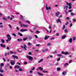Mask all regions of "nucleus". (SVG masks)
<instances>
[{
    "label": "nucleus",
    "mask_w": 76,
    "mask_h": 76,
    "mask_svg": "<svg viewBox=\"0 0 76 76\" xmlns=\"http://www.w3.org/2000/svg\"><path fill=\"white\" fill-rule=\"evenodd\" d=\"M72 38H70L69 39V42H70V43H72Z\"/></svg>",
    "instance_id": "4468645a"
},
{
    "label": "nucleus",
    "mask_w": 76,
    "mask_h": 76,
    "mask_svg": "<svg viewBox=\"0 0 76 76\" xmlns=\"http://www.w3.org/2000/svg\"><path fill=\"white\" fill-rule=\"evenodd\" d=\"M50 37L49 36H45V37H44L45 39H48V38H49Z\"/></svg>",
    "instance_id": "2eb2a0df"
},
{
    "label": "nucleus",
    "mask_w": 76,
    "mask_h": 76,
    "mask_svg": "<svg viewBox=\"0 0 76 76\" xmlns=\"http://www.w3.org/2000/svg\"><path fill=\"white\" fill-rule=\"evenodd\" d=\"M22 18H23V16H22V15H20V19H22Z\"/></svg>",
    "instance_id": "a18cd8bd"
},
{
    "label": "nucleus",
    "mask_w": 76,
    "mask_h": 76,
    "mask_svg": "<svg viewBox=\"0 0 76 76\" xmlns=\"http://www.w3.org/2000/svg\"><path fill=\"white\" fill-rule=\"evenodd\" d=\"M27 58L29 60H30V61H32L33 60V58L31 56H27Z\"/></svg>",
    "instance_id": "f257e3e1"
},
{
    "label": "nucleus",
    "mask_w": 76,
    "mask_h": 76,
    "mask_svg": "<svg viewBox=\"0 0 76 76\" xmlns=\"http://www.w3.org/2000/svg\"><path fill=\"white\" fill-rule=\"evenodd\" d=\"M21 19L22 20H23V21H24V20H25V19H24V18H23H23H22Z\"/></svg>",
    "instance_id": "3c124183"
},
{
    "label": "nucleus",
    "mask_w": 76,
    "mask_h": 76,
    "mask_svg": "<svg viewBox=\"0 0 76 76\" xmlns=\"http://www.w3.org/2000/svg\"><path fill=\"white\" fill-rule=\"evenodd\" d=\"M60 58L59 57V58H58V59H57V61H60Z\"/></svg>",
    "instance_id": "4c0bfd02"
},
{
    "label": "nucleus",
    "mask_w": 76,
    "mask_h": 76,
    "mask_svg": "<svg viewBox=\"0 0 76 76\" xmlns=\"http://www.w3.org/2000/svg\"><path fill=\"white\" fill-rule=\"evenodd\" d=\"M58 57H61V55L60 54H58Z\"/></svg>",
    "instance_id": "ea45409f"
},
{
    "label": "nucleus",
    "mask_w": 76,
    "mask_h": 76,
    "mask_svg": "<svg viewBox=\"0 0 76 76\" xmlns=\"http://www.w3.org/2000/svg\"><path fill=\"white\" fill-rule=\"evenodd\" d=\"M73 24L72 23H71L70 24L69 27H71L72 26Z\"/></svg>",
    "instance_id": "7c9ffc66"
},
{
    "label": "nucleus",
    "mask_w": 76,
    "mask_h": 76,
    "mask_svg": "<svg viewBox=\"0 0 76 76\" xmlns=\"http://www.w3.org/2000/svg\"><path fill=\"white\" fill-rule=\"evenodd\" d=\"M3 26L2 25H0V28H3Z\"/></svg>",
    "instance_id": "a19ab883"
},
{
    "label": "nucleus",
    "mask_w": 76,
    "mask_h": 76,
    "mask_svg": "<svg viewBox=\"0 0 76 76\" xmlns=\"http://www.w3.org/2000/svg\"><path fill=\"white\" fill-rule=\"evenodd\" d=\"M17 66H17V65H16L14 67V68L15 69H16L17 67Z\"/></svg>",
    "instance_id": "bf43d9fd"
},
{
    "label": "nucleus",
    "mask_w": 76,
    "mask_h": 76,
    "mask_svg": "<svg viewBox=\"0 0 76 76\" xmlns=\"http://www.w3.org/2000/svg\"><path fill=\"white\" fill-rule=\"evenodd\" d=\"M23 48L25 50H27V49L26 48H27V46L25 45H24Z\"/></svg>",
    "instance_id": "ddd939ff"
},
{
    "label": "nucleus",
    "mask_w": 76,
    "mask_h": 76,
    "mask_svg": "<svg viewBox=\"0 0 76 76\" xmlns=\"http://www.w3.org/2000/svg\"><path fill=\"white\" fill-rule=\"evenodd\" d=\"M0 72H1V73H4V72L3 70L1 69H0Z\"/></svg>",
    "instance_id": "a211bd4d"
},
{
    "label": "nucleus",
    "mask_w": 76,
    "mask_h": 76,
    "mask_svg": "<svg viewBox=\"0 0 76 76\" xmlns=\"http://www.w3.org/2000/svg\"><path fill=\"white\" fill-rule=\"evenodd\" d=\"M46 9L47 10H50L51 9V7H48L47 5L46 7Z\"/></svg>",
    "instance_id": "0eeeda50"
},
{
    "label": "nucleus",
    "mask_w": 76,
    "mask_h": 76,
    "mask_svg": "<svg viewBox=\"0 0 76 76\" xmlns=\"http://www.w3.org/2000/svg\"><path fill=\"white\" fill-rule=\"evenodd\" d=\"M43 61V59H41L40 61H38V62L39 63H41V62H42Z\"/></svg>",
    "instance_id": "412c9836"
},
{
    "label": "nucleus",
    "mask_w": 76,
    "mask_h": 76,
    "mask_svg": "<svg viewBox=\"0 0 76 76\" xmlns=\"http://www.w3.org/2000/svg\"><path fill=\"white\" fill-rule=\"evenodd\" d=\"M28 54L29 55H31V54H32V53H31V52H30L28 53Z\"/></svg>",
    "instance_id": "4d7b16f0"
},
{
    "label": "nucleus",
    "mask_w": 76,
    "mask_h": 76,
    "mask_svg": "<svg viewBox=\"0 0 76 76\" xmlns=\"http://www.w3.org/2000/svg\"><path fill=\"white\" fill-rule=\"evenodd\" d=\"M27 39H28V37H27L26 38L24 37L23 38V41H26V40Z\"/></svg>",
    "instance_id": "b1692460"
},
{
    "label": "nucleus",
    "mask_w": 76,
    "mask_h": 76,
    "mask_svg": "<svg viewBox=\"0 0 76 76\" xmlns=\"http://www.w3.org/2000/svg\"><path fill=\"white\" fill-rule=\"evenodd\" d=\"M38 69L39 70H41V71H42V72L43 73H48V72L47 71L43 70V68H41V67H39Z\"/></svg>",
    "instance_id": "7ed1b4c3"
},
{
    "label": "nucleus",
    "mask_w": 76,
    "mask_h": 76,
    "mask_svg": "<svg viewBox=\"0 0 76 76\" xmlns=\"http://www.w3.org/2000/svg\"><path fill=\"white\" fill-rule=\"evenodd\" d=\"M72 60H70V61H69V63H72Z\"/></svg>",
    "instance_id": "0e129e2a"
},
{
    "label": "nucleus",
    "mask_w": 76,
    "mask_h": 76,
    "mask_svg": "<svg viewBox=\"0 0 76 76\" xmlns=\"http://www.w3.org/2000/svg\"><path fill=\"white\" fill-rule=\"evenodd\" d=\"M65 27H66V26H65V25H64L63 29H64L65 28Z\"/></svg>",
    "instance_id": "e433bc0d"
},
{
    "label": "nucleus",
    "mask_w": 76,
    "mask_h": 76,
    "mask_svg": "<svg viewBox=\"0 0 76 76\" xmlns=\"http://www.w3.org/2000/svg\"><path fill=\"white\" fill-rule=\"evenodd\" d=\"M56 36H59V34H58V33H57L56 34Z\"/></svg>",
    "instance_id": "e2e57ef3"
},
{
    "label": "nucleus",
    "mask_w": 76,
    "mask_h": 76,
    "mask_svg": "<svg viewBox=\"0 0 76 76\" xmlns=\"http://www.w3.org/2000/svg\"><path fill=\"white\" fill-rule=\"evenodd\" d=\"M14 72H18V70H14Z\"/></svg>",
    "instance_id": "79ce46f5"
},
{
    "label": "nucleus",
    "mask_w": 76,
    "mask_h": 76,
    "mask_svg": "<svg viewBox=\"0 0 76 76\" xmlns=\"http://www.w3.org/2000/svg\"><path fill=\"white\" fill-rule=\"evenodd\" d=\"M73 22H76V19H73Z\"/></svg>",
    "instance_id": "c9c22d12"
},
{
    "label": "nucleus",
    "mask_w": 76,
    "mask_h": 76,
    "mask_svg": "<svg viewBox=\"0 0 76 76\" xmlns=\"http://www.w3.org/2000/svg\"><path fill=\"white\" fill-rule=\"evenodd\" d=\"M47 45L48 46H50V45H51V44H50V43H48L47 44Z\"/></svg>",
    "instance_id": "72a5a7b5"
},
{
    "label": "nucleus",
    "mask_w": 76,
    "mask_h": 76,
    "mask_svg": "<svg viewBox=\"0 0 76 76\" xmlns=\"http://www.w3.org/2000/svg\"><path fill=\"white\" fill-rule=\"evenodd\" d=\"M64 54V55H67L68 54V52H65Z\"/></svg>",
    "instance_id": "bb28decb"
},
{
    "label": "nucleus",
    "mask_w": 76,
    "mask_h": 76,
    "mask_svg": "<svg viewBox=\"0 0 76 76\" xmlns=\"http://www.w3.org/2000/svg\"><path fill=\"white\" fill-rule=\"evenodd\" d=\"M17 40H18V42H19V41H22V39H18Z\"/></svg>",
    "instance_id": "4be33fe9"
},
{
    "label": "nucleus",
    "mask_w": 76,
    "mask_h": 76,
    "mask_svg": "<svg viewBox=\"0 0 76 76\" xmlns=\"http://www.w3.org/2000/svg\"><path fill=\"white\" fill-rule=\"evenodd\" d=\"M1 66H4V64L1 63Z\"/></svg>",
    "instance_id": "58836bf2"
},
{
    "label": "nucleus",
    "mask_w": 76,
    "mask_h": 76,
    "mask_svg": "<svg viewBox=\"0 0 76 76\" xmlns=\"http://www.w3.org/2000/svg\"><path fill=\"white\" fill-rule=\"evenodd\" d=\"M1 47H3V48H5L6 47V46H5V45H3V44L2 43L1 44Z\"/></svg>",
    "instance_id": "6e6552de"
},
{
    "label": "nucleus",
    "mask_w": 76,
    "mask_h": 76,
    "mask_svg": "<svg viewBox=\"0 0 76 76\" xmlns=\"http://www.w3.org/2000/svg\"><path fill=\"white\" fill-rule=\"evenodd\" d=\"M9 26L10 28H12V26H11V25L10 24H9Z\"/></svg>",
    "instance_id": "8fccbe9b"
},
{
    "label": "nucleus",
    "mask_w": 76,
    "mask_h": 76,
    "mask_svg": "<svg viewBox=\"0 0 76 76\" xmlns=\"http://www.w3.org/2000/svg\"><path fill=\"white\" fill-rule=\"evenodd\" d=\"M12 57L15 59V58H16V55H12Z\"/></svg>",
    "instance_id": "c85d7f7f"
},
{
    "label": "nucleus",
    "mask_w": 76,
    "mask_h": 76,
    "mask_svg": "<svg viewBox=\"0 0 76 76\" xmlns=\"http://www.w3.org/2000/svg\"><path fill=\"white\" fill-rule=\"evenodd\" d=\"M66 19L67 20H69L70 19V18L69 17H67Z\"/></svg>",
    "instance_id": "49530a36"
},
{
    "label": "nucleus",
    "mask_w": 76,
    "mask_h": 76,
    "mask_svg": "<svg viewBox=\"0 0 76 76\" xmlns=\"http://www.w3.org/2000/svg\"><path fill=\"white\" fill-rule=\"evenodd\" d=\"M53 28H55L56 27V25H55V24H54L53 25Z\"/></svg>",
    "instance_id": "338daca9"
},
{
    "label": "nucleus",
    "mask_w": 76,
    "mask_h": 76,
    "mask_svg": "<svg viewBox=\"0 0 76 76\" xmlns=\"http://www.w3.org/2000/svg\"><path fill=\"white\" fill-rule=\"evenodd\" d=\"M65 32H67V29H65Z\"/></svg>",
    "instance_id": "774afa93"
},
{
    "label": "nucleus",
    "mask_w": 76,
    "mask_h": 76,
    "mask_svg": "<svg viewBox=\"0 0 76 76\" xmlns=\"http://www.w3.org/2000/svg\"><path fill=\"white\" fill-rule=\"evenodd\" d=\"M2 59H3V60H4V61L5 62H6V59H5V58H2Z\"/></svg>",
    "instance_id": "37998d69"
},
{
    "label": "nucleus",
    "mask_w": 76,
    "mask_h": 76,
    "mask_svg": "<svg viewBox=\"0 0 76 76\" xmlns=\"http://www.w3.org/2000/svg\"><path fill=\"white\" fill-rule=\"evenodd\" d=\"M56 22L57 23H58V22H60V20L59 19H58V20H57Z\"/></svg>",
    "instance_id": "a878e982"
},
{
    "label": "nucleus",
    "mask_w": 76,
    "mask_h": 76,
    "mask_svg": "<svg viewBox=\"0 0 76 76\" xmlns=\"http://www.w3.org/2000/svg\"><path fill=\"white\" fill-rule=\"evenodd\" d=\"M11 61L10 62V63L11 65H14L15 63V61H13V60H11Z\"/></svg>",
    "instance_id": "423d86ee"
},
{
    "label": "nucleus",
    "mask_w": 76,
    "mask_h": 76,
    "mask_svg": "<svg viewBox=\"0 0 76 76\" xmlns=\"http://www.w3.org/2000/svg\"><path fill=\"white\" fill-rule=\"evenodd\" d=\"M6 37H8L7 38V39H8V40H11V39H12V38H11V37H10V34H7Z\"/></svg>",
    "instance_id": "39448f33"
},
{
    "label": "nucleus",
    "mask_w": 76,
    "mask_h": 76,
    "mask_svg": "<svg viewBox=\"0 0 76 76\" xmlns=\"http://www.w3.org/2000/svg\"><path fill=\"white\" fill-rule=\"evenodd\" d=\"M23 26L25 28H27L28 26L27 25H26L25 24H23Z\"/></svg>",
    "instance_id": "5701e85b"
},
{
    "label": "nucleus",
    "mask_w": 76,
    "mask_h": 76,
    "mask_svg": "<svg viewBox=\"0 0 76 76\" xmlns=\"http://www.w3.org/2000/svg\"><path fill=\"white\" fill-rule=\"evenodd\" d=\"M26 22L27 23H30V21H28V20H26Z\"/></svg>",
    "instance_id": "2f4dec72"
},
{
    "label": "nucleus",
    "mask_w": 76,
    "mask_h": 76,
    "mask_svg": "<svg viewBox=\"0 0 76 76\" xmlns=\"http://www.w3.org/2000/svg\"><path fill=\"white\" fill-rule=\"evenodd\" d=\"M55 39V37H52V38H51L50 39L51 40H52L53 39Z\"/></svg>",
    "instance_id": "864d4df0"
},
{
    "label": "nucleus",
    "mask_w": 76,
    "mask_h": 76,
    "mask_svg": "<svg viewBox=\"0 0 76 76\" xmlns=\"http://www.w3.org/2000/svg\"><path fill=\"white\" fill-rule=\"evenodd\" d=\"M19 71H22V70H22V69H19Z\"/></svg>",
    "instance_id": "69168bd1"
},
{
    "label": "nucleus",
    "mask_w": 76,
    "mask_h": 76,
    "mask_svg": "<svg viewBox=\"0 0 76 76\" xmlns=\"http://www.w3.org/2000/svg\"><path fill=\"white\" fill-rule=\"evenodd\" d=\"M61 70V68L60 67H58L57 68V71H60Z\"/></svg>",
    "instance_id": "aec40b11"
},
{
    "label": "nucleus",
    "mask_w": 76,
    "mask_h": 76,
    "mask_svg": "<svg viewBox=\"0 0 76 76\" xmlns=\"http://www.w3.org/2000/svg\"><path fill=\"white\" fill-rule=\"evenodd\" d=\"M28 38L29 40H31L32 39V37L30 36H28Z\"/></svg>",
    "instance_id": "9d476101"
},
{
    "label": "nucleus",
    "mask_w": 76,
    "mask_h": 76,
    "mask_svg": "<svg viewBox=\"0 0 76 76\" xmlns=\"http://www.w3.org/2000/svg\"><path fill=\"white\" fill-rule=\"evenodd\" d=\"M70 14L71 15H72V16H73L74 15V13H73V12L71 13Z\"/></svg>",
    "instance_id": "de8ad7c7"
},
{
    "label": "nucleus",
    "mask_w": 76,
    "mask_h": 76,
    "mask_svg": "<svg viewBox=\"0 0 76 76\" xmlns=\"http://www.w3.org/2000/svg\"><path fill=\"white\" fill-rule=\"evenodd\" d=\"M66 4L67 5H69V9H72V4H71V3H69L68 2H66Z\"/></svg>",
    "instance_id": "f03ea898"
},
{
    "label": "nucleus",
    "mask_w": 76,
    "mask_h": 76,
    "mask_svg": "<svg viewBox=\"0 0 76 76\" xmlns=\"http://www.w3.org/2000/svg\"><path fill=\"white\" fill-rule=\"evenodd\" d=\"M1 42H2V43H4L5 42L4 40L3 39H1Z\"/></svg>",
    "instance_id": "393cba45"
},
{
    "label": "nucleus",
    "mask_w": 76,
    "mask_h": 76,
    "mask_svg": "<svg viewBox=\"0 0 76 76\" xmlns=\"http://www.w3.org/2000/svg\"><path fill=\"white\" fill-rule=\"evenodd\" d=\"M64 9L65 10L66 9V10H67V8H68V6H66L64 7Z\"/></svg>",
    "instance_id": "9b49d317"
},
{
    "label": "nucleus",
    "mask_w": 76,
    "mask_h": 76,
    "mask_svg": "<svg viewBox=\"0 0 76 76\" xmlns=\"http://www.w3.org/2000/svg\"><path fill=\"white\" fill-rule=\"evenodd\" d=\"M37 73L38 74L39 76H44V75H43V74H42L41 73H40V72H38Z\"/></svg>",
    "instance_id": "f8f14e48"
},
{
    "label": "nucleus",
    "mask_w": 76,
    "mask_h": 76,
    "mask_svg": "<svg viewBox=\"0 0 76 76\" xmlns=\"http://www.w3.org/2000/svg\"><path fill=\"white\" fill-rule=\"evenodd\" d=\"M12 35H13V36H14V37H16V34H15V33H13Z\"/></svg>",
    "instance_id": "f704fd0d"
},
{
    "label": "nucleus",
    "mask_w": 76,
    "mask_h": 76,
    "mask_svg": "<svg viewBox=\"0 0 76 76\" xmlns=\"http://www.w3.org/2000/svg\"><path fill=\"white\" fill-rule=\"evenodd\" d=\"M27 63H28V62H24V64H27Z\"/></svg>",
    "instance_id": "052dcab7"
},
{
    "label": "nucleus",
    "mask_w": 76,
    "mask_h": 76,
    "mask_svg": "<svg viewBox=\"0 0 76 76\" xmlns=\"http://www.w3.org/2000/svg\"><path fill=\"white\" fill-rule=\"evenodd\" d=\"M55 14L56 15V17H58V18H60V17H61L62 16V15H61V16H58V15H60V13L59 12H57Z\"/></svg>",
    "instance_id": "20e7f679"
},
{
    "label": "nucleus",
    "mask_w": 76,
    "mask_h": 76,
    "mask_svg": "<svg viewBox=\"0 0 76 76\" xmlns=\"http://www.w3.org/2000/svg\"><path fill=\"white\" fill-rule=\"evenodd\" d=\"M36 32L38 34H39V33H40V32L39 31H36Z\"/></svg>",
    "instance_id": "473e14b6"
},
{
    "label": "nucleus",
    "mask_w": 76,
    "mask_h": 76,
    "mask_svg": "<svg viewBox=\"0 0 76 76\" xmlns=\"http://www.w3.org/2000/svg\"><path fill=\"white\" fill-rule=\"evenodd\" d=\"M17 69H20V66H17Z\"/></svg>",
    "instance_id": "09e8293b"
},
{
    "label": "nucleus",
    "mask_w": 76,
    "mask_h": 76,
    "mask_svg": "<svg viewBox=\"0 0 76 76\" xmlns=\"http://www.w3.org/2000/svg\"><path fill=\"white\" fill-rule=\"evenodd\" d=\"M35 69V67H33L32 69H31V70H34Z\"/></svg>",
    "instance_id": "c03bdc74"
},
{
    "label": "nucleus",
    "mask_w": 76,
    "mask_h": 76,
    "mask_svg": "<svg viewBox=\"0 0 76 76\" xmlns=\"http://www.w3.org/2000/svg\"><path fill=\"white\" fill-rule=\"evenodd\" d=\"M18 35H20V37H22L23 36V35H22V34L21 33H18Z\"/></svg>",
    "instance_id": "f3484780"
},
{
    "label": "nucleus",
    "mask_w": 76,
    "mask_h": 76,
    "mask_svg": "<svg viewBox=\"0 0 76 76\" xmlns=\"http://www.w3.org/2000/svg\"><path fill=\"white\" fill-rule=\"evenodd\" d=\"M66 37V35H64L62 37V39H65V38Z\"/></svg>",
    "instance_id": "dca6fc26"
},
{
    "label": "nucleus",
    "mask_w": 76,
    "mask_h": 76,
    "mask_svg": "<svg viewBox=\"0 0 76 76\" xmlns=\"http://www.w3.org/2000/svg\"><path fill=\"white\" fill-rule=\"evenodd\" d=\"M50 57V58H53V56L52 55H50L49 56Z\"/></svg>",
    "instance_id": "680f3d73"
},
{
    "label": "nucleus",
    "mask_w": 76,
    "mask_h": 76,
    "mask_svg": "<svg viewBox=\"0 0 76 76\" xmlns=\"http://www.w3.org/2000/svg\"><path fill=\"white\" fill-rule=\"evenodd\" d=\"M62 75H66V72H63L62 73Z\"/></svg>",
    "instance_id": "cd10ccee"
},
{
    "label": "nucleus",
    "mask_w": 76,
    "mask_h": 76,
    "mask_svg": "<svg viewBox=\"0 0 76 76\" xmlns=\"http://www.w3.org/2000/svg\"><path fill=\"white\" fill-rule=\"evenodd\" d=\"M36 47H39V44H36Z\"/></svg>",
    "instance_id": "603ef678"
},
{
    "label": "nucleus",
    "mask_w": 76,
    "mask_h": 76,
    "mask_svg": "<svg viewBox=\"0 0 76 76\" xmlns=\"http://www.w3.org/2000/svg\"><path fill=\"white\" fill-rule=\"evenodd\" d=\"M28 45L29 46H31V43L30 42H28Z\"/></svg>",
    "instance_id": "5fc2aeb1"
},
{
    "label": "nucleus",
    "mask_w": 76,
    "mask_h": 76,
    "mask_svg": "<svg viewBox=\"0 0 76 76\" xmlns=\"http://www.w3.org/2000/svg\"><path fill=\"white\" fill-rule=\"evenodd\" d=\"M27 29H21L20 30V31H21V32H25L26 31H27Z\"/></svg>",
    "instance_id": "1a4fd4ad"
},
{
    "label": "nucleus",
    "mask_w": 76,
    "mask_h": 76,
    "mask_svg": "<svg viewBox=\"0 0 76 76\" xmlns=\"http://www.w3.org/2000/svg\"><path fill=\"white\" fill-rule=\"evenodd\" d=\"M34 37L36 38H38V36H37V35H34Z\"/></svg>",
    "instance_id": "6e6d98bb"
},
{
    "label": "nucleus",
    "mask_w": 76,
    "mask_h": 76,
    "mask_svg": "<svg viewBox=\"0 0 76 76\" xmlns=\"http://www.w3.org/2000/svg\"><path fill=\"white\" fill-rule=\"evenodd\" d=\"M2 19L3 20H7V18H5V17H3Z\"/></svg>",
    "instance_id": "6ab92c4d"
},
{
    "label": "nucleus",
    "mask_w": 76,
    "mask_h": 76,
    "mask_svg": "<svg viewBox=\"0 0 76 76\" xmlns=\"http://www.w3.org/2000/svg\"><path fill=\"white\" fill-rule=\"evenodd\" d=\"M10 53L11 54H13V52H12V51H10Z\"/></svg>",
    "instance_id": "13d9d810"
},
{
    "label": "nucleus",
    "mask_w": 76,
    "mask_h": 76,
    "mask_svg": "<svg viewBox=\"0 0 76 76\" xmlns=\"http://www.w3.org/2000/svg\"><path fill=\"white\" fill-rule=\"evenodd\" d=\"M68 65H69V64H68V63H66L64 64V66H68Z\"/></svg>",
    "instance_id": "c756f323"
}]
</instances>
